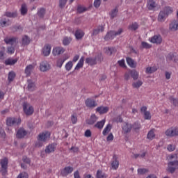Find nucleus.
<instances>
[{
	"label": "nucleus",
	"mask_w": 178,
	"mask_h": 178,
	"mask_svg": "<svg viewBox=\"0 0 178 178\" xmlns=\"http://www.w3.org/2000/svg\"><path fill=\"white\" fill-rule=\"evenodd\" d=\"M49 138H51V133H49V131H44L40 134L38 135V142L36 143L35 146L39 147H42V143H47V141H48Z\"/></svg>",
	"instance_id": "obj_1"
},
{
	"label": "nucleus",
	"mask_w": 178,
	"mask_h": 178,
	"mask_svg": "<svg viewBox=\"0 0 178 178\" xmlns=\"http://www.w3.org/2000/svg\"><path fill=\"white\" fill-rule=\"evenodd\" d=\"M123 33V29H120L118 31H108L104 37L105 41H109V40H113L116 35H120Z\"/></svg>",
	"instance_id": "obj_2"
},
{
	"label": "nucleus",
	"mask_w": 178,
	"mask_h": 178,
	"mask_svg": "<svg viewBox=\"0 0 178 178\" xmlns=\"http://www.w3.org/2000/svg\"><path fill=\"white\" fill-rule=\"evenodd\" d=\"M22 123V120L20 118H8L6 120V124L10 127L12 126H17Z\"/></svg>",
	"instance_id": "obj_3"
},
{
	"label": "nucleus",
	"mask_w": 178,
	"mask_h": 178,
	"mask_svg": "<svg viewBox=\"0 0 178 178\" xmlns=\"http://www.w3.org/2000/svg\"><path fill=\"white\" fill-rule=\"evenodd\" d=\"M167 137H177L178 136V127H174L167 129L165 132Z\"/></svg>",
	"instance_id": "obj_4"
},
{
	"label": "nucleus",
	"mask_w": 178,
	"mask_h": 178,
	"mask_svg": "<svg viewBox=\"0 0 178 178\" xmlns=\"http://www.w3.org/2000/svg\"><path fill=\"white\" fill-rule=\"evenodd\" d=\"M168 171L172 174L175 173V172H176V170L178 169V161L175 160L168 162Z\"/></svg>",
	"instance_id": "obj_5"
},
{
	"label": "nucleus",
	"mask_w": 178,
	"mask_h": 178,
	"mask_svg": "<svg viewBox=\"0 0 178 178\" xmlns=\"http://www.w3.org/2000/svg\"><path fill=\"white\" fill-rule=\"evenodd\" d=\"M8 161L7 158H4L0 160V165L1 166L2 175L5 176L8 173Z\"/></svg>",
	"instance_id": "obj_6"
},
{
	"label": "nucleus",
	"mask_w": 178,
	"mask_h": 178,
	"mask_svg": "<svg viewBox=\"0 0 178 178\" xmlns=\"http://www.w3.org/2000/svg\"><path fill=\"white\" fill-rule=\"evenodd\" d=\"M23 109L24 113L27 115V116H30L31 115H33V113H34V108H33V106H31L27 103L23 104Z\"/></svg>",
	"instance_id": "obj_7"
},
{
	"label": "nucleus",
	"mask_w": 178,
	"mask_h": 178,
	"mask_svg": "<svg viewBox=\"0 0 178 178\" xmlns=\"http://www.w3.org/2000/svg\"><path fill=\"white\" fill-rule=\"evenodd\" d=\"M149 41H150L152 44H156V45H161L162 44V36L159 34L154 35L149 38Z\"/></svg>",
	"instance_id": "obj_8"
},
{
	"label": "nucleus",
	"mask_w": 178,
	"mask_h": 178,
	"mask_svg": "<svg viewBox=\"0 0 178 178\" xmlns=\"http://www.w3.org/2000/svg\"><path fill=\"white\" fill-rule=\"evenodd\" d=\"M85 105L87 106V108L93 109V108L98 106V103H97V102L95 99H92L91 98H88L85 101Z\"/></svg>",
	"instance_id": "obj_9"
},
{
	"label": "nucleus",
	"mask_w": 178,
	"mask_h": 178,
	"mask_svg": "<svg viewBox=\"0 0 178 178\" xmlns=\"http://www.w3.org/2000/svg\"><path fill=\"white\" fill-rule=\"evenodd\" d=\"M119 164V159H118V156L114 154L111 162V169H113V170H118Z\"/></svg>",
	"instance_id": "obj_10"
},
{
	"label": "nucleus",
	"mask_w": 178,
	"mask_h": 178,
	"mask_svg": "<svg viewBox=\"0 0 178 178\" xmlns=\"http://www.w3.org/2000/svg\"><path fill=\"white\" fill-rule=\"evenodd\" d=\"M40 72H48L51 70V65L47 61H42L40 64Z\"/></svg>",
	"instance_id": "obj_11"
},
{
	"label": "nucleus",
	"mask_w": 178,
	"mask_h": 178,
	"mask_svg": "<svg viewBox=\"0 0 178 178\" xmlns=\"http://www.w3.org/2000/svg\"><path fill=\"white\" fill-rule=\"evenodd\" d=\"M56 145L57 144L56 143L49 144L44 149L45 154H49L55 152V149H56Z\"/></svg>",
	"instance_id": "obj_12"
},
{
	"label": "nucleus",
	"mask_w": 178,
	"mask_h": 178,
	"mask_svg": "<svg viewBox=\"0 0 178 178\" xmlns=\"http://www.w3.org/2000/svg\"><path fill=\"white\" fill-rule=\"evenodd\" d=\"M122 132L124 134H127L131 131V129H133V125L129 122H124L122 127Z\"/></svg>",
	"instance_id": "obj_13"
},
{
	"label": "nucleus",
	"mask_w": 178,
	"mask_h": 178,
	"mask_svg": "<svg viewBox=\"0 0 178 178\" xmlns=\"http://www.w3.org/2000/svg\"><path fill=\"white\" fill-rule=\"evenodd\" d=\"M74 170L73 167L67 166L61 170V176L66 177L70 173H72Z\"/></svg>",
	"instance_id": "obj_14"
},
{
	"label": "nucleus",
	"mask_w": 178,
	"mask_h": 178,
	"mask_svg": "<svg viewBox=\"0 0 178 178\" xmlns=\"http://www.w3.org/2000/svg\"><path fill=\"white\" fill-rule=\"evenodd\" d=\"M26 136H27V131L23 128L18 129V131H17V138H24Z\"/></svg>",
	"instance_id": "obj_15"
},
{
	"label": "nucleus",
	"mask_w": 178,
	"mask_h": 178,
	"mask_svg": "<svg viewBox=\"0 0 178 178\" xmlns=\"http://www.w3.org/2000/svg\"><path fill=\"white\" fill-rule=\"evenodd\" d=\"M42 54L44 56H49L51 54V45L45 44L42 49Z\"/></svg>",
	"instance_id": "obj_16"
},
{
	"label": "nucleus",
	"mask_w": 178,
	"mask_h": 178,
	"mask_svg": "<svg viewBox=\"0 0 178 178\" xmlns=\"http://www.w3.org/2000/svg\"><path fill=\"white\" fill-rule=\"evenodd\" d=\"M65 52V49L63 47H58L53 49L52 54L54 56H56L57 55H60Z\"/></svg>",
	"instance_id": "obj_17"
},
{
	"label": "nucleus",
	"mask_w": 178,
	"mask_h": 178,
	"mask_svg": "<svg viewBox=\"0 0 178 178\" xmlns=\"http://www.w3.org/2000/svg\"><path fill=\"white\" fill-rule=\"evenodd\" d=\"M170 31H177L178 30V22L172 21L169 25Z\"/></svg>",
	"instance_id": "obj_18"
},
{
	"label": "nucleus",
	"mask_w": 178,
	"mask_h": 178,
	"mask_svg": "<svg viewBox=\"0 0 178 178\" xmlns=\"http://www.w3.org/2000/svg\"><path fill=\"white\" fill-rule=\"evenodd\" d=\"M34 70V65H29L25 68V74L26 77H30L31 75V72Z\"/></svg>",
	"instance_id": "obj_19"
},
{
	"label": "nucleus",
	"mask_w": 178,
	"mask_h": 178,
	"mask_svg": "<svg viewBox=\"0 0 178 178\" xmlns=\"http://www.w3.org/2000/svg\"><path fill=\"white\" fill-rule=\"evenodd\" d=\"M4 42H6V44H9L10 45H14V44H16V42H17V38L7 37L4 39Z\"/></svg>",
	"instance_id": "obj_20"
},
{
	"label": "nucleus",
	"mask_w": 178,
	"mask_h": 178,
	"mask_svg": "<svg viewBox=\"0 0 178 178\" xmlns=\"http://www.w3.org/2000/svg\"><path fill=\"white\" fill-rule=\"evenodd\" d=\"M147 6L149 10H154V9L156 8V3H155V0H148Z\"/></svg>",
	"instance_id": "obj_21"
},
{
	"label": "nucleus",
	"mask_w": 178,
	"mask_h": 178,
	"mask_svg": "<svg viewBox=\"0 0 178 178\" xmlns=\"http://www.w3.org/2000/svg\"><path fill=\"white\" fill-rule=\"evenodd\" d=\"M96 111L100 113V115H104V113H107L109 111V107L108 106H99L96 108Z\"/></svg>",
	"instance_id": "obj_22"
},
{
	"label": "nucleus",
	"mask_w": 178,
	"mask_h": 178,
	"mask_svg": "<svg viewBox=\"0 0 178 178\" xmlns=\"http://www.w3.org/2000/svg\"><path fill=\"white\" fill-rule=\"evenodd\" d=\"M86 63L90 65V66H94V65H97V57L95 58H87L86 59Z\"/></svg>",
	"instance_id": "obj_23"
},
{
	"label": "nucleus",
	"mask_w": 178,
	"mask_h": 178,
	"mask_svg": "<svg viewBox=\"0 0 178 178\" xmlns=\"http://www.w3.org/2000/svg\"><path fill=\"white\" fill-rule=\"evenodd\" d=\"M84 66V56L81 57L80 60H79L78 63L76 64L74 70H79Z\"/></svg>",
	"instance_id": "obj_24"
},
{
	"label": "nucleus",
	"mask_w": 178,
	"mask_h": 178,
	"mask_svg": "<svg viewBox=\"0 0 178 178\" xmlns=\"http://www.w3.org/2000/svg\"><path fill=\"white\" fill-rule=\"evenodd\" d=\"M147 138L150 141H152V140L155 138V129H152L149 131L147 135Z\"/></svg>",
	"instance_id": "obj_25"
},
{
	"label": "nucleus",
	"mask_w": 178,
	"mask_h": 178,
	"mask_svg": "<svg viewBox=\"0 0 178 178\" xmlns=\"http://www.w3.org/2000/svg\"><path fill=\"white\" fill-rule=\"evenodd\" d=\"M104 30H105V28H104V26H99L97 29H95L93 30L92 35H97V34H99V33H102Z\"/></svg>",
	"instance_id": "obj_26"
},
{
	"label": "nucleus",
	"mask_w": 178,
	"mask_h": 178,
	"mask_svg": "<svg viewBox=\"0 0 178 178\" xmlns=\"http://www.w3.org/2000/svg\"><path fill=\"white\" fill-rule=\"evenodd\" d=\"M166 17H168V15L163 10H162L159 15L158 20L159 22H165Z\"/></svg>",
	"instance_id": "obj_27"
},
{
	"label": "nucleus",
	"mask_w": 178,
	"mask_h": 178,
	"mask_svg": "<svg viewBox=\"0 0 178 178\" xmlns=\"http://www.w3.org/2000/svg\"><path fill=\"white\" fill-rule=\"evenodd\" d=\"M30 38L27 35H24L22 40V47H26V45H29L30 44Z\"/></svg>",
	"instance_id": "obj_28"
},
{
	"label": "nucleus",
	"mask_w": 178,
	"mask_h": 178,
	"mask_svg": "<svg viewBox=\"0 0 178 178\" xmlns=\"http://www.w3.org/2000/svg\"><path fill=\"white\" fill-rule=\"evenodd\" d=\"M127 65L130 66V67H136L137 63L134 62V60H133L131 58L127 57Z\"/></svg>",
	"instance_id": "obj_29"
},
{
	"label": "nucleus",
	"mask_w": 178,
	"mask_h": 178,
	"mask_svg": "<svg viewBox=\"0 0 178 178\" xmlns=\"http://www.w3.org/2000/svg\"><path fill=\"white\" fill-rule=\"evenodd\" d=\"M75 37L76 40H81L84 37V32L80 29H78L75 32Z\"/></svg>",
	"instance_id": "obj_30"
},
{
	"label": "nucleus",
	"mask_w": 178,
	"mask_h": 178,
	"mask_svg": "<svg viewBox=\"0 0 178 178\" xmlns=\"http://www.w3.org/2000/svg\"><path fill=\"white\" fill-rule=\"evenodd\" d=\"M17 63V59H13V58H8L5 60V65L6 66L10 65L12 66L13 65H15Z\"/></svg>",
	"instance_id": "obj_31"
},
{
	"label": "nucleus",
	"mask_w": 178,
	"mask_h": 178,
	"mask_svg": "<svg viewBox=\"0 0 178 178\" xmlns=\"http://www.w3.org/2000/svg\"><path fill=\"white\" fill-rule=\"evenodd\" d=\"M97 120H98V118H97V115H95V114H92L90 116V118L88 120L87 123L88 124H94V123H95Z\"/></svg>",
	"instance_id": "obj_32"
},
{
	"label": "nucleus",
	"mask_w": 178,
	"mask_h": 178,
	"mask_svg": "<svg viewBox=\"0 0 178 178\" xmlns=\"http://www.w3.org/2000/svg\"><path fill=\"white\" fill-rule=\"evenodd\" d=\"M111 130H112V126L111 125V124H108L103 130V136H107L109 134V131H111Z\"/></svg>",
	"instance_id": "obj_33"
},
{
	"label": "nucleus",
	"mask_w": 178,
	"mask_h": 178,
	"mask_svg": "<svg viewBox=\"0 0 178 178\" xmlns=\"http://www.w3.org/2000/svg\"><path fill=\"white\" fill-rule=\"evenodd\" d=\"M28 90L29 91H34L35 90V84L30 79L28 80Z\"/></svg>",
	"instance_id": "obj_34"
},
{
	"label": "nucleus",
	"mask_w": 178,
	"mask_h": 178,
	"mask_svg": "<svg viewBox=\"0 0 178 178\" xmlns=\"http://www.w3.org/2000/svg\"><path fill=\"white\" fill-rule=\"evenodd\" d=\"M20 12L22 16L27 15V12H28L27 6L25 3L22 5Z\"/></svg>",
	"instance_id": "obj_35"
},
{
	"label": "nucleus",
	"mask_w": 178,
	"mask_h": 178,
	"mask_svg": "<svg viewBox=\"0 0 178 178\" xmlns=\"http://www.w3.org/2000/svg\"><path fill=\"white\" fill-rule=\"evenodd\" d=\"M69 58H59L58 60H57V63H56V67H62V66L63 65V63H65V61L68 59Z\"/></svg>",
	"instance_id": "obj_36"
},
{
	"label": "nucleus",
	"mask_w": 178,
	"mask_h": 178,
	"mask_svg": "<svg viewBox=\"0 0 178 178\" xmlns=\"http://www.w3.org/2000/svg\"><path fill=\"white\" fill-rule=\"evenodd\" d=\"M37 15L40 19L44 18V16H45V8H40L38 10Z\"/></svg>",
	"instance_id": "obj_37"
},
{
	"label": "nucleus",
	"mask_w": 178,
	"mask_h": 178,
	"mask_svg": "<svg viewBox=\"0 0 178 178\" xmlns=\"http://www.w3.org/2000/svg\"><path fill=\"white\" fill-rule=\"evenodd\" d=\"M4 16L7 17H17V12H6Z\"/></svg>",
	"instance_id": "obj_38"
},
{
	"label": "nucleus",
	"mask_w": 178,
	"mask_h": 178,
	"mask_svg": "<svg viewBox=\"0 0 178 178\" xmlns=\"http://www.w3.org/2000/svg\"><path fill=\"white\" fill-rule=\"evenodd\" d=\"M141 86H143V82L142 81H137L136 82H134L132 83V87L133 88H140L141 87Z\"/></svg>",
	"instance_id": "obj_39"
},
{
	"label": "nucleus",
	"mask_w": 178,
	"mask_h": 178,
	"mask_svg": "<svg viewBox=\"0 0 178 178\" xmlns=\"http://www.w3.org/2000/svg\"><path fill=\"white\" fill-rule=\"evenodd\" d=\"M65 70L70 72L73 67V61H69L65 64Z\"/></svg>",
	"instance_id": "obj_40"
},
{
	"label": "nucleus",
	"mask_w": 178,
	"mask_h": 178,
	"mask_svg": "<svg viewBox=\"0 0 178 178\" xmlns=\"http://www.w3.org/2000/svg\"><path fill=\"white\" fill-rule=\"evenodd\" d=\"M163 10L164 11L165 15H167V16H169V15L173 13V8H172V7H165Z\"/></svg>",
	"instance_id": "obj_41"
},
{
	"label": "nucleus",
	"mask_w": 178,
	"mask_h": 178,
	"mask_svg": "<svg viewBox=\"0 0 178 178\" xmlns=\"http://www.w3.org/2000/svg\"><path fill=\"white\" fill-rule=\"evenodd\" d=\"M105 125V120H102L100 122H97L95 127H96L97 129H103L104 126Z\"/></svg>",
	"instance_id": "obj_42"
},
{
	"label": "nucleus",
	"mask_w": 178,
	"mask_h": 178,
	"mask_svg": "<svg viewBox=\"0 0 178 178\" xmlns=\"http://www.w3.org/2000/svg\"><path fill=\"white\" fill-rule=\"evenodd\" d=\"M97 178H106L108 176L105 172H102V171L97 170V175H96Z\"/></svg>",
	"instance_id": "obj_43"
},
{
	"label": "nucleus",
	"mask_w": 178,
	"mask_h": 178,
	"mask_svg": "<svg viewBox=\"0 0 178 178\" xmlns=\"http://www.w3.org/2000/svg\"><path fill=\"white\" fill-rule=\"evenodd\" d=\"M130 75L134 79V80H137L138 79V72L136 70L130 71Z\"/></svg>",
	"instance_id": "obj_44"
},
{
	"label": "nucleus",
	"mask_w": 178,
	"mask_h": 178,
	"mask_svg": "<svg viewBox=\"0 0 178 178\" xmlns=\"http://www.w3.org/2000/svg\"><path fill=\"white\" fill-rule=\"evenodd\" d=\"M157 69H156V67H148L146 68V73H149V74H151V73H154L155 72H156Z\"/></svg>",
	"instance_id": "obj_45"
},
{
	"label": "nucleus",
	"mask_w": 178,
	"mask_h": 178,
	"mask_svg": "<svg viewBox=\"0 0 178 178\" xmlns=\"http://www.w3.org/2000/svg\"><path fill=\"white\" fill-rule=\"evenodd\" d=\"M129 30H133L134 31H136V30H137V29H138V24H137V22L132 23L129 26Z\"/></svg>",
	"instance_id": "obj_46"
},
{
	"label": "nucleus",
	"mask_w": 178,
	"mask_h": 178,
	"mask_svg": "<svg viewBox=\"0 0 178 178\" xmlns=\"http://www.w3.org/2000/svg\"><path fill=\"white\" fill-rule=\"evenodd\" d=\"M15 77H16V74L13 71L10 72L8 74V81H13Z\"/></svg>",
	"instance_id": "obj_47"
},
{
	"label": "nucleus",
	"mask_w": 178,
	"mask_h": 178,
	"mask_svg": "<svg viewBox=\"0 0 178 178\" xmlns=\"http://www.w3.org/2000/svg\"><path fill=\"white\" fill-rule=\"evenodd\" d=\"M132 128L134 129V130H140V129H141V124H140V122H136L133 125H132Z\"/></svg>",
	"instance_id": "obj_48"
},
{
	"label": "nucleus",
	"mask_w": 178,
	"mask_h": 178,
	"mask_svg": "<svg viewBox=\"0 0 178 178\" xmlns=\"http://www.w3.org/2000/svg\"><path fill=\"white\" fill-rule=\"evenodd\" d=\"M118 12H119V10L118 8H114L111 12V19H114V17H116L118 15Z\"/></svg>",
	"instance_id": "obj_49"
},
{
	"label": "nucleus",
	"mask_w": 178,
	"mask_h": 178,
	"mask_svg": "<svg viewBox=\"0 0 178 178\" xmlns=\"http://www.w3.org/2000/svg\"><path fill=\"white\" fill-rule=\"evenodd\" d=\"M147 172H148V170H147L145 168H138V175H139L140 176H141L143 175H145V173H147Z\"/></svg>",
	"instance_id": "obj_50"
},
{
	"label": "nucleus",
	"mask_w": 178,
	"mask_h": 178,
	"mask_svg": "<svg viewBox=\"0 0 178 178\" xmlns=\"http://www.w3.org/2000/svg\"><path fill=\"white\" fill-rule=\"evenodd\" d=\"M141 45L143 48H145V49H149L152 47V45L149 44L147 42H142Z\"/></svg>",
	"instance_id": "obj_51"
},
{
	"label": "nucleus",
	"mask_w": 178,
	"mask_h": 178,
	"mask_svg": "<svg viewBox=\"0 0 178 178\" xmlns=\"http://www.w3.org/2000/svg\"><path fill=\"white\" fill-rule=\"evenodd\" d=\"M105 49H106V54H107L109 56L112 55V54H113V52L115 51V49L113 47L112 48L107 47Z\"/></svg>",
	"instance_id": "obj_52"
},
{
	"label": "nucleus",
	"mask_w": 178,
	"mask_h": 178,
	"mask_svg": "<svg viewBox=\"0 0 178 178\" xmlns=\"http://www.w3.org/2000/svg\"><path fill=\"white\" fill-rule=\"evenodd\" d=\"M87 10V8L81 6H79L77 8L78 13H83Z\"/></svg>",
	"instance_id": "obj_53"
},
{
	"label": "nucleus",
	"mask_w": 178,
	"mask_h": 178,
	"mask_svg": "<svg viewBox=\"0 0 178 178\" xmlns=\"http://www.w3.org/2000/svg\"><path fill=\"white\" fill-rule=\"evenodd\" d=\"M170 101L172 104H173V105H175V106H177V105H178V99H177L174 98L173 97H170Z\"/></svg>",
	"instance_id": "obj_54"
},
{
	"label": "nucleus",
	"mask_w": 178,
	"mask_h": 178,
	"mask_svg": "<svg viewBox=\"0 0 178 178\" xmlns=\"http://www.w3.org/2000/svg\"><path fill=\"white\" fill-rule=\"evenodd\" d=\"M144 118L145 120H151V113L149 111L144 113Z\"/></svg>",
	"instance_id": "obj_55"
},
{
	"label": "nucleus",
	"mask_w": 178,
	"mask_h": 178,
	"mask_svg": "<svg viewBox=\"0 0 178 178\" xmlns=\"http://www.w3.org/2000/svg\"><path fill=\"white\" fill-rule=\"evenodd\" d=\"M6 19L2 17V19H0V25L1 26V27H6Z\"/></svg>",
	"instance_id": "obj_56"
},
{
	"label": "nucleus",
	"mask_w": 178,
	"mask_h": 178,
	"mask_svg": "<svg viewBox=\"0 0 178 178\" xmlns=\"http://www.w3.org/2000/svg\"><path fill=\"white\" fill-rule=\"evenodd\" d=\"M71 122L72 124H76L77 123V116L76 115H71Z\"/></svg>",
	"instance_id": "obj_57"
},
{
	"label": "nucleus",
	"mask_w": 178,
	"mask_h": 178,
	"mask_svg": "<svg viewBox=\"0 0 178 178\" xmlns=\"http://www.w3.org/2000/svg\"><path fill=\"white\" fill-rule=\"evenodd\" d=\"M167 149L170 152H173V151H175V149H176V147H175V146L172 145H168L167 147Z\"/></svg>",
	"instance_id": "obj_58"
},
{
	"label": "nucleus",
	"mask_w": 178,
	"mask_h": 178,
	"mask_svg": "<svg viewBox=\"0 0 178 178\" xmlns=\"http://www.w3.org/2000/svg\"><path fill=\"white\" fill-rule=\"evenodd\" d=\"M67 2V0H60L59 1V6L60 8H65V6L66 5V3Z\"/></svg>",
	"instance_id": "obj_59"
},
{
	"label": "nucleus",
	"mask_w": 178,
	"mask_h": 178,
	"mask_svg": "<svg viewBox=\"0 0 178 178\" xmlns=\"http://www.w3.org/2000/svg\"><path fill=\"white\" fill-rule=\"evenodd\" d=\"M63 45H69L70 44V39L65 38L63 40Z\"/></svg>",
	"instance_id": "obj_60"
},
{
	"label": "nucleus",
	"mask_w": 178,
	"mask_h": 178,
	"mask_svg": "<svg viewBox=\"0 0 178 178\" xmlns=\"http://www.w3.org/2000/svg\"><path fill=\"white\" fill-rule=\"evenodd\" d=\"M118 65L121 67H126V63H124V59L118 60Z\"/></svg>",
	"instance_id": "obj_61"
},
{
	"label": "nucleus",
	"mask_w": 178,
	"mask_h": 178,
	"mask_svg": "<svg viewBox=\"0 0 178 178\" xmlns=\"http://www.w3.org/2000/svg\"><path fill=\"white\" fill-rule=\"evenodd\" d=\"M94 6L95 8H99L101 6V0H95Z\"/></svg>",
	"instance_id": "obj_62"
},
{
	"label": "nucleus",
	"mask_w": 178,
	"mask_h": 178,
	"mask_svg": "<svg viewBox=\"0 0 178 178\" xmlns=\"http://www.w3.org/2000/svg\"><path fill=\"white\" fill-rule=\"evenodd\" d=\"M22 161L24 163H27L28 165H30V163L31 162L30 159L27 158V156H24Z\"/></svg>",
	"instance_id": "obj_63"
},
{
	"label": "nucleus",
	"mask_w": 178,
	"mask_h": 178,
	"mask_svg": "<svg viewBox=\"0 0 178 178\" xmlns=\"http://www.w3.org/2000/svg\"><path fill=\"white\" fill-rule=\"evenodd\" d=\"M17 178H29V175L26 173L19 174Z\"/></svg>",
	"instance_id": "obj_64"
}]
</instances>
